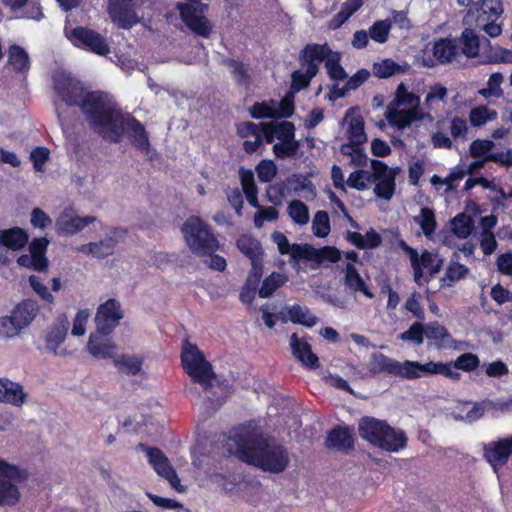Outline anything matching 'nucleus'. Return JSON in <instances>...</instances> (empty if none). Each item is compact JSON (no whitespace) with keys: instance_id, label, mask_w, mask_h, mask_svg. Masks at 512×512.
I'll return each instance as SVG.
<instances>
[{"instance_id":"nucleus-1","label":"nucleus","mask_w":512,"mask_h":512,"mask_svg":"<svg viewBox=\"0 0 512 512\" xmlns=\"http://www.w3.org/2000/svg\"><path fill=\"white\" fill-rule=\"evenodd\" d=\"M54 89L69 106H79L91 129L111 143H119L124 133L131 144L148 151L150 142L143 124L130 114H124L118 104L106 93L88 92L63 72L53 76Z\"/></svg>"},{"instance_id":"nucleus-2","label":"nucleus","mask_w":512,"mask_h":512,"mask_svg":"<svg viewBox=\"0 0 512 512\" xmlns=\"http://www.w3.org/2000/svg\"><path fill=\"white\" fill-rule=\"evenodd\" d=\"M231 439L236 445L239 459L243 462L275 474L285 471L289 466L290 455L287 448L274 439L265 437L256 427H241Z\"/></svg>"},{"instance_id":"nucleus-3","label":"nucleus","mask_w":512,"mask_h":512,"mask_svg":"<svg viewBox=\"0 0 512 512\" xmlns=\"http://www.w3.org/2000/svg\"><path fill=\"white\" fill-rule=\"evenodd\" d=\"M385 118L392 127L400 131L410 128L414 122L435 121L434 116L424 113L420 96L403 82L397 86L393 99L387 105Z\"/></svg>"},{"instance_id":"nucleus-4","label":"nucleus","mask_w":512,"mask_h":512,"mask_svg":"<svg viewBox=\"0 0 512 512\" xmlns=\"http://www.w3.org/2000/svg\"><path fill=\"white\" fill-rule=\"evenodd\" d=\"M359 435L372 445L389 452H398L406 446L407 438L403 431L396 430L386 421L364 417L359 422Z\"/></svg>"},{"instance_id":"nucleus-5","label":"nucleus","mask_w":512,"mask_h":512,"mask_svg":"<svg viewBox=\"0 0 512 512\" xmlns=\"http://www.w3.org/2000/svg\"><path fill=\"white\" fill-rule=\"evenodd\" d=\"M182 233L189 249L196 256H206L220 248L212 229L198 216H190L184 222Z\"/></svg>"},{"instance_id":"nucleus-6","label":"nucleus","mask_w":512,"mask_h":512,"mask_svg":"<svg viewBox=\"0 0 512 512\" xmlns=\"http://www.w3.org/2000/svg\"><path fill=\"white\" fill-rule=\"evenodd\" d=\"M181 363L187 375L194 383L200 384L203 390L208 391L212 387L216 374L211 363L206 360L203 352L195 344L184 342Z\"/></svg>"},{"instance_id":"nucleus-7","label":"nucleus","mask_w":512,"mask_h":512,"mask_svg":"<svg viewBox=\"0 0 512 512\" xmlns=\"http://www.w3.org/2000/svg\"><path fill=\"white\" fill-rule=\"evenodd\" d=\"M210 0H185L178 2L176 9L181 20L196 35L208 38L212 33V24L205 16Z\"/></svg>"},{"instance_id":"nucleus-8","label":"nucleus","mask_w":512,"mask_h":512,"mask_svg":"<svg viewBox=\"0 0 512 512\" xmlns=\"http://www.w3.org/2000/svg\"><path fill=\"white\" fill-rule=\"evenodd\" d=\"M370 370L375 374L384 373L389 376L399 377L407 380L420 378V362L411 360L400 362L389 358L382 353H377L372 356Z\"/></svg>"},{"instance_id":"nucleus-9","label":"nucleus","mask_w":512,"mask_h":512,"mask_svg":"<svg viewBox=\"0 0 512 512\" xmlns=\"http://www.w3.org/2000/svg\"><path fill=\"white\" fill-rule=\"evenodd\" d=\"M370 370L375 374L384 373L389 376L399 377L407 380L420 378V362L411 360L400 362L389 358L382 353H377L372 356Z\"/></svg>"},{"instance_id":"nucleus-10","label":"nucleus","mask_w":512,"mask_h":512,"mask_svg":"<svg viewBox=\"0 0 512 512\" xmlns=\"http://www.w3.org/2000/svg\"><path fill=\"white\" fill-rule=\"evenodd\" d=\"M445 120L436 122V131L431 134V143L437 149H452L454 140H467L469 133L468 121L460 116L448 119L450 136L442 131Z\"/></svg>"},{"instance_id":"nucleus-11","label":"nucleus","mask_w":512,"mask_h":512,"mask_svg":"<svg viewBox=\"0 0 512 512\" xmlns=\"http://www.w3.org/2000/svg\"><path fill=\"white\" fill-rule=\"evenodd\" d=\"M146 0H109L107 12L111 20L120 28L129 29L143 17L140 7Z\"/></svg>"},{"instance_id":"nucleus-12","label":"nucleus","mask_w":512,"mask_h":512,"mask_svg":"<svg viewBox=\"0 0 512 512\" xmlns=\"http://www.w3.org/2000/svg\"><path fill=\"white\" fill-rule=\"evenodd\" d=\"M307 53L310 61L319 63L324 62L327 74L332 80L343 81L348 75L340 65L341 54L332 51L327 44H307Z\"/></svg>"},{"instance_id":"nucleus-13","label":"nucleus","mask_w":512,"mask_h":512,"mask_svg":"<svg viewBox=\"0 0 512 512\" xmlns=\"http://www.w3.org/2000/svg\"><path fill=\"white\" fill-rule=\"evenodd\" d=\"M138 448L145 452L150 465L160 477L166 479L177 492L182 493L185 491V487L181 485L180 479L169 459L160 449L148 447L142 443L138 445Z\"/></svg>"},{"instance_id":"nucleus-14","label":"nucleus","mask_w":512,"mask_h":512,"mask_svg":"<svg viewBox=\"0 0 512 512\" xmlns=\"http://www.w3.org/2000/svg\"><path fill=\"white\" fill-rule=\"evenodd\" d=\"M68 39L77 47L86 49L100 56L110 53L107 40L100 33L85 27H76L70 32L66 31Z\"/></svg>"},{"instance_id":"nucleus-15","label":"nucleus","mask_w":512,"mask_h":512,"mask_svg":"<svg viewBox=\"0 0 512 512\" xmlns=\"http://www.w3.org/2000/svg\"><path fill=\"white\" fill-rule=\"evenodd\" d=\"M371 168L375 195L387 201L391 200L396 189L395 178L398 170L388 167L379 160H373Z\"/></svg>"},{"instance_id":"nucleus-16","label":"nucleus","mask_w":512,"mask_h":512,"mask_svg":"<svg viewBox=\"0 0 512 512\" xmlns=\"http://www.w3.org/2000/svg\"><path fill=\"white\" fill-rule=\"evenodd\" d=\"M123 318L121 303L115 298H110L97 308L94 319L96 330L100 334H111Z\"/></svg>"},{"instance_id":"nucleus-17","label":"nucleus","mask_w":512,"mask_h":512,"mask_svg":"<svg viewBox=\"0 0 512 512\" xmlns=\"http://www.w3.org/2000/svg\"><path fill=\"white\" fill-rule=\"evenodd\" d=\"M95 220L93 216L80 217L72 208H65L57 217L55 228L58 234L74 235Z\"/></svg>"},{"instance_id":"nucleus-18","label":"nucleus","mask_w":512,"mask_h":512,"mask_svg":"<svg viewBox=\"0 0 512 512\" xmlns=\"http://www.w3.org/2000/svg\"><path fill=\"white\" fill-rule=\"evenodd\" d=\"M512 455V435L491 441L484 446V457L496 471L503 467Z\"/></svg>"},{"instance_id":"nucleus-19","label":"nucleus","mask_w":512,"mask_h":512,"mask_svg":"<svg viewBox=\"0 0 512 512\" xmlns=\"http://www.w3.org/2000/svg\"><path fill=\"white\" fill-rule=\"evenodd\" d=\"M237 248L251 260L252 271L251 276L255 277V281L261 276L262 248L258 240L249 235H241L237 240Z\"/></svg>"},{"instance_id":"nucleus-20","label":"nucleus","mask_w":512,"mask_h":512,"mask_svg":"<svg viewBox=\"0 0 512 512\" xmlns=\"http://www.w3.org/2000/svg\"><path fill=\"white\" fill-rule=\"evenodd\" d=\"M289 345L292 355L307 369H316L319 367V358L312 352L311 345L306 338L299 337L293 333L289 339Z\"/></svg>"},{"instance_id":"nucleus-21","label":"nucleus","mask_w":512,"mask_h":512,"mask_svg":"<svg viewBox=\"0 0 512 512\" xmlns=\"http://www.w3.org/2000/svg\"><path fill=\"white\" fill-rule=\"evenodd\" d=\"M120 237L121 231L118 229H112L105 239L82 245L77 248V251L85 254H91L97 258H105L114 253Z\"/></svg>"},{"instance_id":"nucleus-22","label":"nucleus","mask_w":512,"mask_h":512,"mask_svg":"<svg viewBox=\"0 0 512 512\" xmlns=\"http://www.w3.org/2000/svg\"><path fill=\"white\" fill-rule=\"evenodd\" d=\"M109 334H100L97 330L91 333L87 342L88 352L97 359H114L116 344L108 337Z\"/></svg>"},{"instance_id":"nucleus-23","label":"nucleus","mask_w":512,"mask_h":512,"mask_svg":"<svg viewBox=\"0 0 512 512\" xmlns=\"http://www.w3.org/2000/svg\"><path fill=\"white\" fill-rule=\"evenodd\" d=\"M28 394L20 383L9 378H0V403L22 407L27 402Z\"/></svg>"},{"instance_id":"nucleus-24","label":"nucleus","mask_w":512,"mask_h":512,"mask_svg":"<svg viewBox=\"0 0 512 512\" xmlns=\"http://www.w3.org/2000/svg\"><path fill=\"white\" fill-rule=\"evenodd\" d=\"M309 53H307V45L302 50L299 60L302 66L306 67L305 72L300 70L294 71L292 73V85L291 88L293 91H300L301 89L307 87L312 78L315 77L318 73V65L315 61H310Z\"/></svg>"},{"instance_id":"nucleus-25","label":"nucleus","mask_w":512,"mask_h":512,"mask_svg":"<svg viewBox=\"0 0 512 512\" xmlns=\"http://www.w3.org/2000/svg\"><path fill=\"white\" fill-rule=\"evenodd\" d=\"M503 13L501 0H481L476 6L469 10L465 17V22L470 24L471 18L475 20L485 19L486 21H496Z\"/></svg>"},{"instance_id":"nucleus-26","label":"nucleus","mask_w":512,"mask_h":512,"mask_svg":"<svg viewBox=\"0 0 512 512\" xmlns=\"http://www.w3.org/2000/svg\"><path fill=\"white\" fill-rule=\"evenodd\" d=\"M70 323L66 316L57 318L55 323L50 327L45 337L46 348L54 355H63L62 351H58L59 346L64 342Z\"/></svg>"},{"instance_id":"nucleus-27","label":"nucleus","mask_w":512,"mask_h":512,"mask_svg":"<svg viewBox=\"0 0 512 512\" xmlns=\"http://www.w3.org/2000/svg\"><path fill=\"white\" fill-rule=\"evenodd\" d=\"M7 65L16 74L26 76L31 68L28 52L20 45L13 44L7 51Z\"/></svg>"},{"instance_id":"nucleus-28","label":"nucleus","mask_w":512,"mask_h":512,"mask_svg":"<svg viewBox=\"0 0 512 512\" xmlns=\"http://www.w3.org/2000/svg\"><path fill=\"white\" fill-rule=\"evenodd\" d=\"M27 233L19 228L14 227L8 230H0V249L6 247L11 250H20L28 242ZM7 258L0 252V262H6Z\"/></svg>"},{"instance_id":"nucleus-29","label":"nucleus","mask_w":512,"mask_h":512,"mask_svg":"<svg viewBox=\"0 0 512 512\" xmlns=\"http://www.w3.org/2000/svg\"><path fill=\"white\" fill-rule=\"evenodd\" d=\"M222 64L229 69L233 80L238 86L245 89L250 88L252 75L248 64L234 58H225L222 60Z\"/></svg>"},{"instance_id":"nucleus-30","label":"nucleus","mask_w":512,"mask_h":512,"mask_svg":"<svg viewBox=\"0 0 512 512\" xmlns=\"http://www.w3.org/2000/svg\"><path fill=\"white\" fill-rule=\"evenodd\" d=\"M281 315L284 322L290 320L292 323L306 327H313L318 322V318L311 313L308 307L299 304L285 307Z\"/></svg>"},{"instance_id":"nucleus-31","label":"nucleus","mask_w":512,"mask_h":512,"mask_svg":"<svg viewBox=\"0 0 512 512\" xmlns=\"http://www.w3.org/2000/svg\"><path fill=\"white\" fill-rule=\"evenodd\" d=\"M432 54L437 63L445 64L453 61L459 55L457 40L441 38L434 42Z\"/></svg>"},{"instance_id":"nucleus-32","label":"nucleus","mask_w":512,"mask_h":512,"mask_svg":"<svg viewBox=\"0 0 512 512\" xmlns=\"http://www.w3.org/2000/svg\"><path fill=\"white\" fill-rule=\"evenodd\" d=\"M343 282L345 288L352 293H361L369 299L374 297V294L352 263L346 265Z\"/></svg>"},{"instance_id":"nucleus-33","label":"nucleus","mask_w":512,"mask_h":512,"mask_svg":"<svg viewBox=\"0 0 512 512\" xmlns=\"http://www.w3.org/2000/svg\"><path fill=\"white\" fill-rule=\"evenodd\" d=\"M457 368L453 366V362L443 363L429 361L427 363H420V378L432 375H443L453 381H459L461 374L457 372Z\"/></svg>"},{"instance_id":"nucleus-34","label":"nucleus","mask_w":512,"mask_h":512,"mask_svg":"<svg viewBox=\"0 0 512 512\" xmlns=\"http://www.w3.org/2000/svg\"><path fill=\"white\" fill-rule=\"evenodd\" d=\"M425 338L438 349L449 348L453 344V338L448 330L437 321L424 325Z\"/></svg>"},{"instance_id":"nucleus-35","label":"nucleus","mask_w":512,"mask_h":512,"mask_svg":"<svg viewBox=\"0 0 512 512\" xmlns=\"http://www.w3.org/2000/svg\"><path fill=\"white\" fill-rule=\"evenodd\" d=\"M2 3L13 12L22 11V18L40 20L43 17L41 7L36 1L2 0Z\"/></svg>"},{"instance_id":"nucleus-36","label":"nucleus","mask_w":512,"mask_h":512,"mask_svg":"<svg viewBox=\"0 0 512 512\" xmlns=\"http://www.w3.org/2000/svg\"><path fill=\"white\" fill-rule=\"evenodd\" d=\"M448 96V90L443 85L437 83L430 86L428 93L424 99V113H429L430 116H434L433 113L440 110L441 104L444 103Z\"/></svg>"},{"instance_id":"nucleus-37","label":"nucleus","mask_w":512,"mask_h":512,"mask_svg":"<svg viewBox=\"0 0 512 512\" xmlns=\"http://www.w3.org/2000/svg\"><path fill=\"white\" fill-rule=\"evenodd\" d=\"M272 240L282 255H290L292 262L298 263L299 260L304 259L302 251L307 248V244H290L288 238L281 232H274Z\"/></svg>"},{"instance_id":"nucleus-38","label":"nucleus","mask_w":512,"mask_h":512,"mask_svg":"<svg viewBox=\"0 0 512 512\" xmlns=\"http://www.w3.org/2000/svg\"><path fill=\"white\" fill-rule=\"evenodd\" d=\"M302 252L305 260L316 261L318 263H323L325 261L336 263L341 258L340 251L332 246H325L323 248L316 249L307 244V248Z\"/></svg>"},{"instance_id":"nucleus-39","label":"nucleus","mask_w":512,"mask_h":512,"mask_svg":"<svg viewBox=\"0 0 512 512\" xmlns=\"http://www.w3.org/2000/svg\"><path fill=\"white\" fill-rule=\"evenodd\" d=\"M455 260H451L448 264L444 276L441 278L442 286H452L455 282H458L464 279L468 273L469 269L458 262L459 255L457 252L453 254Z\"/></svg>"},{"instance_id":"nucleus-40","label":"nucleus","mask_w":512,"mask_h":512,"mask_svg":"<svg viewBox=\"0 0 512 512\" xmlns=\"http://www.w3.org/2000/svg\"><path fill=\"white\" fill-rule=\"evenodd\" d=\"M239 176L242 190L248 203L255 208H260V204L258 202V188L255 183L253 172L251 170L241 168Z\"/></svg>"},{"instance_id":"nucleus-41","label":"nucleus","mask_w":512,"mask_h":512,"mask_svg":"<svg viewBox=\"0 0 512 512\" xmlns=\"http://www.w3.org/2000/svg\"><path fill=\"white\" fill-rule=\"evenodd\" d=\"M119 372L127 375H137L142 369L143 359L136 355L122 354L113 359Z\"/></svg>"},{"instance_id":"nucleus-42","label":"nucleus","mask_w":512,"mask_h":512,"mask_svg":"<svg viewBox=\"0 0 512 512\" xmlns=\"http://www.w3.org/2000/svg\"><path fill=\"white\" fill-rule=\"evenodd\" d=\"M39 307L33 300H25L18 304L13 310L12 315L24 328L28 326L36 317Z\"/></svg>"},{"instance_id":"nucleus-43","label":"nucleus","mask_w":512,"mask_h":512,"mask_svg":"<svg viewBox=\"0 0 512 512\" xmlns=\"http://www.w3.org/2000/svg\"><path fill=\"white\" fill-rule=\"evenodd\" d=\"M498 117L496 110L490 109L485 105H478L469 111V123L472 127L479 128L488 122L495 121Z\"/></svg>"},{"instance_id":"nucleus-44","label":"nucleus","mask_w":512,"mask_h":512,"mask_svg":"<svg viewBox=\"0 0 512 512\" xmlns=\"http://www.w3.org/2000/svg\"><path fill=\"white\" fill-rule=\"evenodd\" d=\"M399 247L409 256L411 267L413 269L414 280L422 286L429 282L428 277H424L423 268L419 262V254L416 249L410 247L404 240L399 241Z\"/></svg>"},{"instance_id":"nucleus-45","label":"nucleus","mask_w":512,"mask_h":512,"mask_svg":"<svg viewBox=\"0 0 512 512\" xmlns=\"http://www.w3.org/2000/svg\"><path fill=\"white\" fill-rule=\"evenodd\" d=\"M414 222L420 226L423 234L427 238H432L436 231L437 223L435 213L428 207H422L420 213L413 218Z\"/></svg>"},{"instance_id":"nucleus-46","label":"nucleus","mask_w":512,"mask_h":512,"mask_svg":"<svg viewBox=\"0 0 512 512\" xmlns=\"http://www.w3.org/2000/svg\"><path fill=\"white\" fill-rule=\"evenodd\" d=\"M326 444L329 448L349 449L353 446V438L347 428H335L327 437Z\"/></svg>"},{"instance_id":"nucleus-47","label":"nucleus","mask_w":512,"mask_h":512,"mask_svg":"<svg viewBox=\"0 0 512 512\" xmlns=\"http://www.w3.org/2000/svg\"><path fill=\"white\" fill-rule=\"evenodd\" d=\"M462 53L468 58H474L479 53L480 39L475 32L466 28L458 40Z\"/></svg>"},{"instance_id":"nucleus-48","label":"nucleus","mask_w":512,"mask_h":512,"mask_svg":"<svg viewBox=\"0 0 512 512\" xmlns=\"http://www.w3.org/2000/svg\"><path fill=\"white\" fill-rule=\"evenodd\" d=\"M495 143L491 140L476 139L469 146V154L473 158H482L479 163L473 164L474 167H482L487 162V157L491 155Z\"/></svg>"},{"instance_id":"nucleus-49","label":"nucleus","mask_w":512,"mask_h":512,"mask_svg":"<svg viewBox=\"0 0 512 512\" xmlns=\"http://www.w3.org/2000/svg\"><path fill=\"white\" fill-rule=\"evenodd\" d=\"M287 213L299 226L307 225L310 220L308 206L300 200H292L287 206Z\"/></svg>"},{"instance_id":"nucleus-50","label":"nucleus","mask_w":512,"mask_h":512,"mask_svg":"<svg viewBox=\"0 0 512 512\" xmlns=\"http://www.w3.org/2000/svg\"><path fill=\"white\" fill-rule=\"evenodd\" d=\"M362 5L363 0H346L342 4L340 11L332 19L331 26L338 28L344 24Z\"/></svg>"},{"instance_id":"nucleus-51","label":"nucleus","mask_w":512,"mask_h":512,"mask_svg":"<svg viewBox=\"0 0 512 512\" xmlns=\"http://www.w3.org/2000/svg\"><path fill=\"white\" fill-rule=\"evenodd\" d=\"M287 281V277L281 273L273 272L264 279L259 289V296L261 298L270 297L278 288L283 286Z\"/></svg>"},{"instance_id":"nucleus-52","label":"nucleus","mask_w":512,"mask_h":512,"mask_svg":"<svg viewBox=\"0 0 512 512\" xmlns=\"http://www.w3.org/2000/svg\"><path fill=\"white\" fill-rule=\"evenodd\" d=\"M473 229L472 218L464 213L458 214L451 221V230L459 238H467Z\"/></svg>"},{"instance_id":"nucleus-53","label":"nucleus","mask_w":512,"mask_h":512,"mask_svg":"<svg viewBox=\"0 0 512 512\" xmlns=\"http://www.w3.org/2000/svg\"><path fill=\"white\" fill-rule=\"evenodd\" d=\"M347 134L349 139L348 144H363L367 141L362 117L356 116L350 120Z\"/></svg>"},{"instance_id":"nucleus-54","label":"nucleus","mask_w":512,"mask_h":512,"mask_svg":"<svg viewBox=\"0 0 512 512\" xmlns=\"http://www.w3.org/2000/svg\"><path fill=\"white\" fill-rule=\"evenodd\" d=\"M362 144H342L340 151L343 155L350 157V164L356 167L366 165L367 155L365 154Z\"/></svg>"},{"instance_id":"nucleus-55","label":"nucleus","mask_w":512,"mask_h":512,"mask_svg":"<svg viewBox=\"0 0 512 512\" xmlns=\"http://www.w3.org/2000/svg\"><path fill=\"white\" fill-rule=\"evenodd\" d=\"M49 240L45 237L35 238L29 245V252L36 258V263L39 268H47L48 260L45 257Z\"/></svg>"},{"instance_id":"nucleus-56","label":"nucleus","mask_w":512,"mask_h":512,"mask_svg":"<svg viewBox=\"0 0 512 512\" xmlns=\"http://www.w3.org/2000/svg\"><path fill=\"white\" fill-rule=\"evenodd\" d=\"M391 21L389 19L375 21L369 28L370 38L379 44H384L389 38Z\"/></svg>"},{"instance_id":"nucleus-57","label":"nucleus","mask_w":512,"mask_h":512,"mask_svg":"<svg viewBox=\"0 0 512 512\" xmlns=\"http://www.w3.org/2000/svg\"><path fill=\"white\" fill-rule=\"evenodd\" d=\"M330 218L326 211L319 210L312 219V231L318 238H324L330 233Z\"/></svg>"},{"instance_id":"nucleus-58","label":"nucleus","mask_w":512,"mask_h":512,"mask_svg":"<svg viewBox=\"0 0 512 512\" xmlns=\"http://www.w3.org/2000/svg\"><path fill=\"white\" fill-rule=\"evenodd\" d=\"M424 324L421 321L414 322L408 330L402 332L398 337L402 341L412 343L416 346H420L424 342Z\"/></svg>"},{"instance_id":"nucleus-59","label":"nucleus","mask_w":512,"mask_h":512,"mask_svg":"<svg viewBox=\"0 0 512 512\" xmlns=\"http://www.w3.org/2000/svg\"><path fill=\"white\" fill-rule=\"evenodd\" d=\"M18 488L8 480L0 479V506L14 505L19 500Z\"/></svg>"},{"instance_id":"nucleus-60","label":"nucleus","mask_w":512,"mask_h":512,"mask_svg":"<svg viewBox=\"0 0 512 512\" xmlns=\"http://www.w3.org/2000/svg\"><path fill=\"white\" fill-rule=\"evenodd\" d=\"M371 183L372 172L365 170H357L352 172L346 181V184L349 187L360 191L366 190Z\"/></svg>"},{"instance_id":"nucleus-61","label":"nucleus","mask_w":512,"mask_h":512,"mask_svg":"<svg viewBox=\"0 0 512 512\" xmlns=\"http://www.w3.org/2000/svg\"><path fill=\"white\" fill-rule=\"evenodd\" d=\"M401 72V67L391 59H384L379 63H374L373 73L376 77L385 79Z\"/></svg>"},{"instance_id":"nucleus-62","label":"nucleus","mask_w":512,"mask_h":512,"mask_svg":"<svg viewBox=\"0 0 512 512\" xmlns=\"http://www.w3.org/2000/svg\"><path fill=\"white\" fill-rule=\"evenodd\" d=\"M420 265L423 269L428 270L430 276L437 274L443 265V260L435 253L425 250L419 257Z\"/></svg>"},{"instance_id":"nucleus-63","label":"nucleus","mask_w":512,"mask_h":512,"mask_svg":"<svg viewBox=\"0 0 512 512\" xmlns=\"http://www.w3.org/2000/svg\"><path fill=\"white\" fill-rule=\"evenodd\" d=\"M300 148L298 140L281 141L274 144L273 152L280 159L294 157Z\"/></svg>"},{"instance_id":"nucleus-64","label":"nucleus","mask_w":512,"mask_h":512,"mask_svg":"<svg viewBox=\"0 0 512 512\" xmlns=\"http://www.w3.org/2000/svg\"><path fill=\"white\" fill-rule=\"evenodd\" d=\"M275 107H276V101L270 100L268 102H260L255 103L250 108V114L255 119H262V118H275Z\"/></svg>"}]
</instances>
